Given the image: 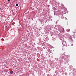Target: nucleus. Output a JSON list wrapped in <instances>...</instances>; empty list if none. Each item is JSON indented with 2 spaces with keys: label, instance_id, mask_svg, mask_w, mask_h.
Returning a JSON list of instances; mask_svg holds the SVG:
<instances>
[{
  "label": "nucleus",
  "instance_id": "f257e3e1",
  "mask_svg": "<svg viewBox=\"0 0 76 76\" xmlns=\"http://www.w3.org/2000/svg\"><path fill=\"white\" fill-rule=\"evenodd\" d=\"M59 38L61 40L63 39V35H61L60 36Z\"/></svg>",
  "mask_w": 76,
  "mask_h": 76
},
{
  "label": "nucleus",
  "instance_id": "f03ea898",
  "mask_svg": "<svg viewBox=\"0 0 76 76\" xmlns=\"http://www.w3.org/2000/svg\"><path fill=\"white\" fill-rule=\"evenodd\" d=\"M62 44L64 45H66V42L65 41H64L63 42Z\"/></svg>",
  "mask_w": 76,
  "mask_h": 76
},
{
  "label": "nucleus",
  "instance_id": "7ed1b4c3",
  "mask_svg": "<svg viewBox=\"0 0 76 76\" xmlns=\"http://www.w3.org/2000/svg\"><path fill=\"white\" fill-rule=\"evenodd\" d=\"M73 33L74 34H75V33H76V31L75 30H74L73 31Z\"/></svg>",
  "mask_w": 76,
  "mask_h": 76
},
{
  "label": "nucleus",
  "instance_id": "20e7f679",
  "mask_svg": "<svg viewBox=\"0 0 76 76\" xmlns=\"http://www.w3.org/2000/svg\"><path fill=\"white\" fill-rule=\"evenodd\" d=\"M70 30L69 29H67V32H70Z\"/></svg>",
  "mask_w": 76,
  "mask_h": 76
},
{
  "label": "nucleus",
  "instance_id": "39448f33",
  "mask_svg": "<svg viewBox=\"0 0 76 76\" xmlns=\"http://www.w3.org/2000/svg\"><path fill=\"white\" fill-rule=\"evenodd\" d=\"M62 32H64V28H62Z\"/></svg>",
  "mask_w": 76,
  "mask_h": 76
},
{
  "label": "nucleus",
  "instance_id": "423d86ee",
  "mask_svg": "<svg viewBox=\"0 0 76 76\" xmlns=\"http://www.w3.org/2000/svg\"><path fill=\"white\" fill-rule=\"evenodd\" d=\"M10 73H11V74H12V73H13V71H11L10 72Z\"/></svg>",
  "mask_w": 76,
  "mask_h": 76
},
{
  "label": "nucleus",
  "instance_id": "0eeeda50",
  "mask_svg": "<svg viewBox=\"0 0 76 76\" xmlns=\"http://www.w3.org/2000/svg\"><path fill=\"white\" fill-rule=\"evenodd\" d=\"M16 6H18V4H16Z\"/></svg>",
  "mask_w": 76,
  "mask_h": 76
},
{
  "label": "nucleus",
  "instance_id": "6e6552de",
  "mask_svg": "<svg viewBox=\"0 0 76 76\" xmlns=\"http://www.w3.org/2000/svg\"><path fill=\"white\" fill-rule=\"evenodd\" d=\"M73 44H72V45H71V46H73Z\"/></svg>",
  "mask_w": 76,
  "mask_h": 76
},
{
  "label": "nucleus",
  "instance_id": "1a4fd4ad",
  "mask_svg": "<svg viewBox=\"0 0 76 76\" xmlns=\"http://www.w3.org/2000/svg\"><path fill=\"white\" fill-rule=\"evenodd\" d=\"M8 1H10V0H8Z\"/></svg>",
  "mask_w": 76,
  "mask_h": 76
},
{
  "label": "nucleus",
  "instance_id": "9d476101",
  "mask_svg": "<svg viewBox=\"0 0 76 76\" xmlns=\"http://www.w3.org/2000/svg\"><path fill=\"white\" fill-rule=\"evenodd\" d=\"M0 9H1V8H0Z\"/></svg>",
  "mask_w": 76,
  "mask_h": 76
}]
</instances>
